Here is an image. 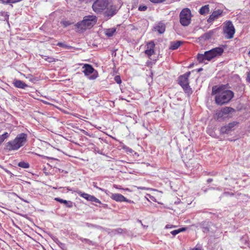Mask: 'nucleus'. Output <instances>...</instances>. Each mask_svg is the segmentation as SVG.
Masks as SVG:
<instances>
[{"instance_id": "1", "label": "nucleus", "mask_w": 250, "mask_h": 250, "mask_svg": "<svg viewBox=\"0 0 250 250\" xmlns=\"http://www.w3.org/2000/svg\"><path fill=\"white\" fill-rule=\"evenodd\" d=\"M228 85L213 86L212 95L214 96V101L218 105H223L229 104L234 96V92L227 88Z\"/></svg>"}, {"instance_id": "2", "label": "nucleus", "mask_w": 250, "mask_h": 250, "mask_svg": "<svg viewBox=\"0 0 250 250\" xmlns=\"http://www.w3.org/2000/svg\"><path fill=\"white\" fill-rule=\"evenodd\" d=\"M92 7L96 13H103L107 18H110L115 15L118 10V7L110 0H96L93 3Z\"/></svg>"}, {"instance_id": "3", "label": "nucleus", "mask_w": 250, "mask_h": 250, "mask_svg": "<svg viewBox=\"0 0 250 250\" xmlns=\"http://www.w3.org/2000/svg\"><path fill=\"white\" fill-rule=\"evenodd\" d=\"M27 141V135L25 133H21L13 140L6 143L5 149L8 151L16 150L19 149Z\"/></svg>"}, {"instance_id": "4", "label": "nucleus", "mask_w": 250, "mask_h": 250, "mask_svg": "<svg viewBox=\"0 0 250 250\" xmlns=\"http://www.w3.org/2000/svg\"><path fill=\"white\" fill-rule=\"evenodd\" d=\"M224 49L222 47H215L205 52L204 54H199L197 59L199 62L207 63L206 61H209L212 59L221 55Z\"/></svg>"}, {"instance_id": "5", "label": "nucleus", "mask_w": 250, "mask_h": 250, "mask_svg": "<svg viewBox=\"0 0 250 250\" xmlns=\"http://www.w3.org/2000/svg\"><path fill=\"white\" fill-rule=\"evenodd\" d=\"M97 22L95 16L89 15L85 16L82 21L78 22L76 26L79 31L85 30L92 27Z\"/></svg>"}, {"instance_id": "6", "label": "nucleus", "mask_w": 250, "mask_h": 250, "mask_svg": "<svg viewBox=\"0 0 250 250\" xmlns=\"http://www.w3.org/2000/svg\"><path fill=\"white\" fill-rule=\"evenodd\" d=\"M180 22L184 26L188 25L191 22V13L188 8H184L180 13Z\"/></svg>"}, {"instance_id": "7", "label": "nucleus", "mask_w": 250, "mask_h": 250, "mask_svg": "<svg viewBox=\"0 0 250 250\" xmlns=\"http://www.w3.org/2000/svg\"><path fill=\"white\" fill-rule=\"evenodd\" d=\"M190 75V72H188L181 76L179 78V83L183 87L185 91L187 93H191V89L190 88L188 83V77Z\"/></svg>"}, {"instance_id": "8", "label": "nucleus", "mask_w": 250, "mask_h": 250, "mask_svg": "<svg viewBox=\"0 0 250 250\" xmlns=\"http://www.w3.org/2000/svg\"><path fill=\"white\" fill-rule=\"evenodd\" d=\"M223 32L226 39H230L233 37L235 33V28L230 21H228L225 22Z\"/></svg>"}, {"instance_id": "9", "label": "nucleus", "mask_w": 250, "mask_h": 250, "mask_svg": "<svg viewBox=\"0 0 250 250\" xmlns=\"http://www.w3.org/2000/svg\"><path fill=\"white\" fill-rule=\"evenodd\" d=\"M235 112V110L231 107L226 106L222 108L220 110H217L215 116L217 120H222L228 116L230 113Z\"/></svg>"}, {"instance_id": "10", "label": "nucleus", "mask_w": 250, "mask_h": 250, "mask_svg": "<svg viewBox=\"0 0 250 250\" xmlns=\"http://www.w3.org/2000/svg\"><path fill=\"white\" fill-rule=\"evenodd\" d=\"M238 123L234 121L229 123L226 125H224L221 128L220 132L222 134L229 133L230 131L234 130V127L237 125Z\"/></svg>"}, {"instance_id": "11", "label": "nucleus", "mask_w": 250, "mask_h": 250, "mask_svg": "<svg viewBox=\"0 0 250 250\" xmlns=\"http://www.w3.org/2000/svg\"><path fill=\"white\" fill-rule=\"evenodd\" d=\"M222 14L223 10L220 9L213 11L207 20L208 22L211 23L214 20L218 19L220 16H221Z\"/></svg>"}, {"instance_id": "12", "label": "nucleus", "mask_w": 250, "mask_h": 250, "mask_svg": "<svg viewBox=\"0 0 250 250\" xmlns=\"http://www.w3.org/2000/svg\"><path fill=\"white\" fill-rule=\"evenodd\" d=\"M155 44L153 42H150L146 44V49L145 50V53L148 56H151L154 53V48Z\"/></svg>"}, {"instance_id": "13", "label": "nucleus", "mask_w": 250, "mask_h": 250, "mask_svg": "<svg viewBox=\"0 0 250 250\" xmlns=\"http://www.w3.org/2000/svg\"><path fill=\"white\" fill-rule=\"evenodd\" d=\"M14 86L18 88L25 89L28 85L23 81L18 79H14L13 82Z\"/></svg>"}, {"instance_id": "14", "label": "nucleus", "mask_w": 250, "mask_h": 250, "mask_svg": "<svg viewBox=\"0 0 250 250\" xmlns=\"http://www.w3.org/2000/svg\"><path fill=\"white\" fill-rule=\"evenodd\" d=\"M83 72L85 76H89L90 74L93 73L94 71V69L93 67L91 65L88 64H84L83 67Z\"/></svg>"}, {"instance_id": "15", "label": "nucleus", "mask_w": 250, "mask_h": 250, "mask_svg": "<svg viewBox=\"0 0 250 250\" xmlns=\"http://www.w3.org/2000/svg\"><path fill=\"white\" fill-rule=\"evenodd\" d=\"M111 198L117 202H124L125 197L123 195L119 193H112L111 195Z\"/></svg>"}, {"instance_id": "16", "label": "nucleus", "mask_w": 250, "mask_h": 250, "mask_svg": "<svg viewBox=\"0 0 250 250\" xmlns=\"http://www.w3.org/2000/svg\"><path fill=\"white\" fill-rule=\"evenodd\" d=\"M55 200L60 202V203L64 204L66 207L69 208H72L73 206V203L71 201H67L58 197L55 198Z\"/></svg>"}, {"instance_id": "17", "label": "nucleus", "mask_w": 250, "mask_h": 250, "mask_svg": "<svg viewBox=\"0 0 250 250\" xmlns=\"http://www.w3.org/2000/svg\"><path fill=\"white\" fill-rule=\"evenodd\" d=\"M155 31L159 32L160 34L164 33L166 30L165 25L163 23H159L155 27Z\"/></svg>"}, {"instance_id": "18", "label": "nucleus", "mask_w": 250, "mask_h": 250, "mask_svg": "<svg viewBox=\"0 0 250 250\" xmlns=\"http://www.w3.org/2000/svg\"><path fill=\"white\" fill-rule=\"evenodd\" d=\"M182 42L179 41L171 42L169 48V49L173 50L177 49L182 44Z\"/></svg>"}, {"instance_id": "19", "label": "nucleus", "mask_w": 250, "mask_h": 250, "mask_svg": "<svg viewBox=\"0 0 250 250\" xmlns=\"http://www.w3.org/2000/svg\"><path fill=\"white\" fill-rule=\"evenodd\" d=\"M116 31V28H111L109 29H106L105 30L104 33L105 35L108 37H112L114 34L115 33Z\"/></svg>"}, {"instance_id": "20", "label": "nucleus", "mask_w": 250, "mask_h": 250, "mask_svg": "<svg viewBox=\"0 0 250 250\" xmlns=\"http://www.w3.org/2000/svg\"><path fill=\"white\" fill-rule=\"evenodd\" d=\"M209 11V5H206L202 6L199 10V13L201 15H205L207 14Z\"/></svg>"}, {"instance_id": "21", "label": "nucleus", "mask_w": 250, "mask_h": 250, "mask_svg": "<svg viewBox=\"0 0 250 250\" xmlns=\"http://www.w3.org/2000/svg\"><path fill=\"white\" fill-rule=\"evenodd\" d=\"M77 193L82 197L84 198L85 199H86V200H88L89 199V197L90 196V194H88V193H84V192H83L82 191H78L77 192Z\"/></svg>"}, {"instance_id": "22", "label": "nucleus", "mask_w": 250, "mask_h": 250, "mask_svg": "<svg viewBox=\"0 0 250 250\" xmlns=\"http://www.w3.org/2000/svg\"><path fill=\"white\" fill-rule=\"evenodd\" d=\"M186 230L185 228H182L178 229L172 230L170 232V233L173 235V236H175L178 234L179 233L184 231Z\"/></svg>"}, {"instance_id": "23", "label": "nucleus", "mask_w": 250, "mask_h": 250, "mask_svg": "<svg viewBox=\"0 0 250 250\" xmlns=\"http://www.w3.org/2000/svg\"><path fill=\"white\" fill-rule=\"evenodd\" d=\"M18 166L24 168H27L29 167V164L23 161L19 162L18 164Z\"/></svg>"}, {"instance_id": "24", "label": "nucleus", "mask_w": 250, "mask_h": 250, "mask_svg": "<svg viewBox=\"0 0 250 250\" xmlns=\"http://www.w3.org/2000/svg\"><path fill=\"white\" fill-rule=\"evenodd\" d=\"M88 201H91V202H94L98 203L99 204L101 203V201L98 199L96 198L93 195H90V196L89 197V199Z\"/></svg>"}, {"instance_id": "25", "label": "nucleus", "mask_w": 250, "mask_h": 250, "mask_svg": "<svg viewBox=\"0 0 250 250\" xmlns=\"http://www.w3.org/2000/svg\"><path fill=\"white\" fill-rule=\"evenodd\" d=\"M9 136V134L5 132L1 135H0V145Z\"/></svg>"}, {"instance_id": "26", "label": "nucleus", "mask_w": 250, "mask_h": 250, "mask_svg": "<svg viewBox=\"0 0 250 250\" xmlns=\"http://www.w3.org/2000/svg\"><path fill=\"white\" fill-rule=\"evenodd\" d=\"M123 231V229L121 228H118L116 229H114L112 230L111 232L112 234L115 235L117 234H120L122 233Z\"/></svg>"}, {"instance_id": "27", "label": "nucleus", "mask_w": 250, "mask_h": 250, "mask_svg": "<svg viewBox=\"0 0 250 250\" xmlns=\"http://www.w3.org/2000/svg\"><path fill=\"white\" fill-rule=\"evenodd\" d=\"M61 23L64 26V27H67L71 25L72 22L68 21H61Z\"/></svg>"}, {"instance_id": "28", "label": "nucleus", "mask_w": 250, "mask_h": 250, "mask_svg": "<svg viewBox=\"0 0 250 250\" xmlns=\"http://www.w3.org/2000/svg\"><path fill=\"white\" fill-rule=\"evenodd\" d=\"M114 80L118 84H120L122 83V80L121 79L120 76H116L114 77Z\"/></svg>"}, {"instance_id": "29", "label": "nucleus", "mask_w": 250, "mask_h": 250, "mask_svg": "<svg viewBox=\"0 0 250 250\" xmlns=\"http://www.w3.org/2000/svg\"><path fill=\"white\" fill-rule=\"evenodd\" d=\"M212 35V32L210 31L207 33H206L204 36H205V37L206 39H208L211 37Z\"/></svg>"}, {"instance_id": "30", "label": "nucleus", "mask_w": 250, "mask_h": 250, "mask_svg": "<svg viewBox=\"0 0 250 250\" xmlns=\"http://www.w3.org/2000/svg\"><path fill=\"white\" fill-rule=\"evenodd\" d=\"M147 7L146 6H140L138 8L139 10L141 11H145L146 10Z\"/></svg>"}, {"instance_id": "31", "label": "nucleus", "mask_w": 250, "mask_h": 250, "mask_svg": "<svg viewBox=\"0 0 250 250\" xmlns=\"http://www.w3.org/2000/svg\"><path fill=\"white\" fill-rule=\"evenodd\" d=\"M80 239L81 240V241L82 242H84V243H89L91 242V241H90L89 240L86 239V238H81Z\"/></svg>"}, {"instance_id": "32", "label": "nucleus", "mask_w": 250, "mask_h": 250, "mask_svg": "<svg viewBox=\"0 0 250 250\" xmlns=\"http://www.w3.org/2000/svg\"><path fill=\"white\" fill-rule=\"evenodd\" d=\"M0 1L3 4L10 3V0H0Z\"/></svg>"}, {"instance_id": "33", "label": "nucleus", "mask_w": 250, "mask_h": 250, "mask_svg": "<svg viewBox=\"0 0 250 250\" xmlns=\"http://www.w3.org/2000/svg\"><path fill=\"white\" fill-rule=\"evenodd\" d=\"M176 226L172 225H167L165 227L166 229H171L173 228H175Z\"/></svg>"}, {"instance_id": "34", "label": "nucleus", "mask_w": 250, "mask_h": 250, "mask_svg": "<svg viewBox=\"0 0 250 250\" xmlns=\"http://www.w3.org/2000/svg\"><path fill=\"white\" fill-rule=\"evenodd\" d=\"M124 202H128L129 203H134V202L133 201L127 199L125 197V200H124Z\"/></svg>"}, {"instance_id": "35", "label": "nucleus", "mask_w": 250, "mask_h": 250, "mask_svg": "<svg viewBox=\"0 0 250 250\" xmlns=\"http://www.w3.org/2000/svg\"><path fill=\"white\" fill-rule=\"evenodd\" d=\"M203 231L204 232H207L209 231V229L208 227L203 228Z\"/></svg>"}, {"instance_id": "36", "label": "nucleus", "mask_w": 250, "mask_h": 250, "mask_svg": "<svg viewBox=\"0 0 250 250\" xmlns=\"http://www.w3.org/2000/svg\"><path fill=\"white\" fill-rule=\"evenodd\" d=\"M57 45L59 46H60V47H63L65 46V45L62 42H58L57 43Z\"/></svg>"}, {"instance_id": "37", "label": "nucleus", "mask_w": 250, "mask_h": 250, "mask_svg": "<svg viewBox=\"0 0 250 250\" xmlns=\"http://www.w3.org/2000/svg\"><path fill=\"white\" fill-rule=\"evenodd\" d=\"M94 187L96 188L97 189H99L100 190H103V189H102L101 188H100L99 187H98L96 185V183H93V184Z\"/></svg>"}, {"instance_id": "38", "label": "nucleus", "mask_w": 250, "mask_h": 250, "mask_svg": "<svg viewBox=\"0 0 250 250\" xmlns=\"http://www.w3.org/2000/svg\"><path fill=\"white\" fill-rule=\"evenodd\" d=\"M53 58H48L47 59H46L48 62H52L53 61Z\"/></svg>"}, {"instance_id": "39", "label": "nucleus", "mask_w": 250, "mask_h": 250, "mask_svg": "<svg viewBox=\"0 0 250 250\" xmlns=\"http://www.w3.org/2000/svg\"><path fill=\"white\" fill-rule=\"evenodd\" d=\"M114 187L117 188V189H122L121 188H120V186H117V185H114Z\"/></svg>"}, {"instance_id": "40", "label": "nucleus", "mask_w": 250, "mask_h": 250, "mask_svg": "<svg viewBox=\"0 0 250 250\" xmlns=\"http://www.w3.org/2000/svg\"><path fill=\"white\" fill-rule=\"evenodd\" d=\"M96 78V76H92L91 77H90V79H94Z\"/></svg>"}, {"instance_id": "41", "label": "nucleus", "mask_w": 250, "mask_h": 250, "mask_svg": "<svg viewBox=\"0 0 250 250\" xmlns=\"http://www.w3.org/2000/svg\"><path fill=\"white\" fill-rule=\"evenodd\" d=\"M212 181V179H208V181H208V183H210V182H211Z\"/></svg>"}, {"instance_id": "42", "label": "nucleus", "mask_w": 250, "mask_h": 250, "mask_svg": "<svg viewBox=\"0 0 250 250\" xmlns=\"http://www.w3.org/2000/svg\"><path fill=\"white\" fill-rule=\"evenodd\" d=\"M191 250H202L199 248H195V249H192Z\"/></svg>"}, {"instance_id": "43", "label": "nucleus", "mask_w": 250, "mask_h": 250, "mask_svg": "<svg viewBox=\"0 0 250 250\" xmlns=\"http://www.w3.org/2000/svg\"><path fill=\"white\" fill-rule=\"evenodd\" d=\"M123 189L125 190H126V191H130L129 189L128 188H126L125 189Z\"/></svg>"}, {"instance_id": "44", "label": "nucleus", "mask_w": 250, "mask_h": 250, "mask_svg": "<svg viewBox=\"0 0 250 250\" xmlns=\"http://www.w3.org/2000/svg\"><path fill=\"white\" fill-rule=\"evenodd\" d=\"M201 70H202V68H199V69H198V71H199H199H201Z\"/></svg>"}, {"instance_id": "45", "label": "nucleus", "mask_w": 250, "mask_h": 250, "mask_svg": "<svg viewBox=\"0 0 250 250\" xmlns=\"http://www.w3.org/2000/svg\"><path fill=\"white\" fill-rule=\"evenodd\" d=\"M249 55L250 56V51H249Z\"/></svg>"}]
</instances>
